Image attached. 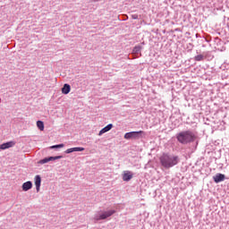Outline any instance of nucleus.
I'll list each match as a JSON object with an SVG mask.
<instances>
[{
    "mask_svg": "<svg viewBox=\"0 0 229 229\" xmlns=\"http://www.w3.org/2000/svg\"><path fill=\"white\" fill-rule=\"evenodd\" d=\"M132 18H133V19H137L138 16H137V15H133Z\"/></svg>",
    "mask_w": 229,
    "mask_h": 229,
    "instance_id": "nucleus-19",
    "label": "nucleus"
},
{
    "mask_svg": "<svg viewBox=\"0 0 229 229\" xmlns=\"http://www.w3.org/2000/svg\"><path fill=\"white\" fill-rule=\"evenodd\" d=\"M37 126L40 131H44V122L42 121H38L37 122Z\"/></svg>",
    "mask_w": 229,
    "mask_h": 229,
    "instance_id": "nucleus-16",
    "label": "nucleus"
},
{
    "mask_svg": "<svg viewBox=\"0 0 229 229\" xmlns=\"http://www.w3.org/2000/svg\"><path fill=\"white\" fill-rule=\"evenodd\" d=\"M89 1H91V3H99V1L101 0H89Z\"/></svg>",
    "mask_w": 229,
    "mask_h": 229,
    "instance_id": "nucleus-18",
    "label": "nucleus"
},
{
    "mask_svg": "<svg viewBox=\"0 0 229 229\" xmlns=\"http://www.w3.org/2000/svg\"><path fill=\"white\" fill-rule=\"evenodd\" d=\"M195 62H203L205 60L204 55H198L194 57Z\"/></svg>",
    "mask_w": 229,
    "mask_h": 229,
    "instance_id": "nucleus-15",
    "label": "nucleus"
},
{
    "mask_svg": "<svg viewBox=\"0 0 229 229\" xmlns=\"http://www.w3.org/2000/svg\"><path fill=\"white\" fill-rule=\"evenodd\" d=\"M140 49H142V47H135L133 48V50H132V55H135L136 56H137L138 55H140Z\"/></svg>",
    "mask_w": 229,
    "mask_h": 229,
    "instance_id": "nucleus-14",
    "label": "nucleus"
},
{
    "mask_svg": "<svg viewBox=\"0 0 229 229\" xmlns=\"http://www.w3.org/2000/svg\"><path fill=\"white\" fill-rule=\"evenodd\" d=\"M74 151H85V148L75 147V148H68L65 150V153L69 155L70 153H74Z\"/></svg>",
    "mask_w": 229,
    "mask_h": 229,
    "instance_id": "nucleus-11",
    "label": "nucleus"
},
{
    "mask_svg": "<svg viewBox=\"0 0 229 229\" xmlns=\"http://www.w3.org/2000/svg\"><path fill=\"white\" fill-rule=\"evenodd\" d=\"M34 181H35L37 192H40V185L42 183V177H40V175H36L34 178Z\"/></svg>",
    "mask_w": 229,
    "mask_h": 229,
    "instance_id": "nucleus-6",
    "label": "nucleus"
},
{
    "mask_svg": "<svg viewBox=\"0 0 229 229\" xmlns=\"http://www.w3.org/2000/svg\"><path fill=\"white\" fill-rule=\"evenodd\" d=\"M21 189L24 192H28V191L33 189V182L30 181L24 182L21 186Z\"/></svg>",
    "mask_w": 229,
    "mask_h": 229,
    "instance_id": "nucleus-8",
    "label": "nucleus"
},
{
    "mask_svg": "<svg viewBox=\"0 0 229 229\" xmlns=\"http://www.w3.org/2000/svg\"><path fill=\"white\" fill-rule=\"evenodd\" d=\"M115 209L100 210L94 215L93 219L95 220V222L105 221V219L112 217V216L115 214Z\"/></svg>",
    "mask_w": 229,
    "mask_h": 229,
    "instance_id": "nucleus-3",
    "label": "nucleus"
},
{
    "mask_svg": "<svg viewBox=\"0 0 229 229\" xmlns=\"http://www.w3.org/2000/svg\"><path fill=\"white\" fill-rule=\"evenodd\" d=\"M15 146V143L13 141H9L4 144L0 145V149H8L10 148H13Z\"/></svg>",
    "mask_w": 229,
    "mask_h": 229,
    "instance_id": "nucleus-10",
    "label": "nucleus"
},
{
    "mask_svg": "<svg viewBox=\"0 0 229 229\" xmlns=\"http://www.w3.org/2000/svg\"><path fill=\"white\" fill-rule=\"evenodd\" d=\"M176 139L180 144H191L196 140V134L192 131H183L176 134Z\"/></svg>",
    "mask_w": 229,
    "mask_h": 229,
    "instance_id": "nucleus-2",
    "label": "nucleus"
},
{
    "mask_svg": "<svg viewBox=\"0 0 229 229\" xmlns=\"http://www.w3.org/2000/svg\"><path fill=\"white\" fill-rule=\"evenodd\" d=\"M133 178V173L130 171H124L123 174V182H130Z\"/></svg>",
    "mask_w": 229,
    "mask_h": 229,
    "instance_id": "nucleus-7",
    "label": "nucleus"
},
{
    "mask_svg": "<svg viewBox=\"0 0 229 229\" xmlns=\"http://www.w3.org/2000/svg\"><path fill=\"white\" fill-rule=\"evenodd\" d=\"M213 180L215 183H219L221 182H225V174H216L214 177Z\"/></svg>",
    "mask_w": 229,
    "mask_h": 229,
    "instance_id": "nucleus-9",
    "label": "nucleus"
},
{
    "mask_svg": "<svg viewBox=\"0 0 229 229\" xmlns=\"http://www.w3.org/2000/svg\"><path fill=\"white\" fill-rule=\"evenodd\" d=\"M112 128H114V125H113L112 123H109L108 125H106V127H104V128L98 132L99 137H101V135H103V133H106V131H110V130H112Z\"/></svg>",
    "mask_w": 229,
    "mask_h": 229,
    "instance_id": "nucleus-12",
    "label": "nucleus"
},
{
    "mask_svg": "<svg viewBox=\"0 0 229 229\" xmlns=\"http://www.w3.org/2000/svg\"><path fill=\"white\" fill-rule=\"evenodd\" d=\"M160 162L165 169H171V167L180 164V157L171 153H164L160 157Z\"/></svg>",
    "mask_w": 229,
    "mask_h": 229,
    "instance_id": "nucleus-1",
    "label": "nucleus"
},
{
    "mask_svg": "<svg viewBox=\"0 0 229 229\" xmlns=\"http://www.w3.org/2000/svg\"><path fill=\"white\" fill-rule=\"evenodd\" d=\"M64 143L59 144V145H54V146L49 147V149H58L60 148H64Z\"/></svg>",
    "mask_w": 229,
    "mask_h": 229,
    "instance_id": "nucleus-17",
    "label": "nucleus"
},
{
    "mask_svg": "<svg viewBox=\"0 0 229 229\" xmlns=\"http://www.w3.org/2000/svg\"><path fill=\"white\" fill-rule=\"evenodd\" d=\"M60 158H63V157L62 156H56V157H45V158L39 160V164H47V162H53L55 160H60Z\"/></svg>",
    "mask_w": 229,
    "mask_h": 229,
    "instance_id": "nucleus-5",
    "label": "nucleus"
},
{
    "mask_svg": "<svg viewBox=\"0 0 229 229\" xmlns=\"http://www.w3.org/2000/svg\"><path fill=\"white\" fill-rule=\"evenodd\" d=\"M143 137H146V132L144 131H131L124 134V139L127 140H130V139H142Z\"/></svg>",
    "mask_w": 229,
    "mask_h": 229,
    "instance_id": "nucleus-4",
    "label": "nucleus"
},
{
    "mask_svg": "<svg viewBox=\"0 0 229 229\" xmlns=\"http://www.w3.org/2000/svg\"><path fill=\"white\" fill-rule=\"evenodd\" d=\"M62 92L63 94H69V92H71V85L69 84H64V87L62 88Z\"/></svg>",
    "mask_w": 229,
    "mask_h": 229,
    "instance_id": "nucleus-13",
    "label": "nucleus"
}]
</instances>
